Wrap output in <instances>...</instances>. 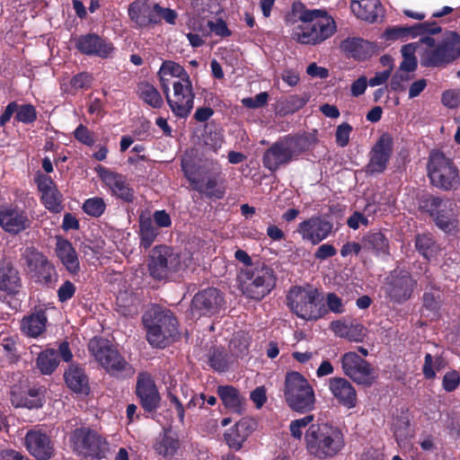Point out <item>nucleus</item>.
Listing matches in <instances>:
<instances>
[{
    "instance_id": "9b49d317",
    "label": "nucleus",
    "mask_w": 460,
    "mask_h": 460,
    "mask_svg": "<svg viewBox=\"0 0 460 460\" xmlns=\"http://www.w3.org/2000/svg\"><path fill=\"white\" fill-rule=\"evenodd\" d=\"M341 365L343 374L358 385L371 386L378 377L376 369L354 351L344 353Z\"/></svg>"
},
{
    "instance_id": "f3484780",
    "label": "nucleus",
    "mask_w": 460,
    "mask_h": 460,
    "mask_svg": "<svg viewBox=\"0 0 460 460\" xmlns=\"http://www.w3.org/2000/svg\"><path fill=\"white\" fill-rule=\"evenodd\" d=\"M22 258L31 277L37 281L46 284L52 281L55 268L42 253L33 248H26Z\"/></svg>"
},
{
    "instance_id": "6e6d98bb",
    "label": "nucleus",
    "mask_w": 460,
    "mask_h": 460,
    "mask_svg": "<svg viewBox=\"0 0 460 460\" xmlns=\"http://www.w3.org/2000/svg\"><path fill=\"white\" fill-rule=\"evenodd\" d=\"M352 132V127L347 123H341L336 128L335 139L336 143L339 146L344 147L349 142V136Z\"/></svg>"
},
{
    "instance_id": "8fccbe9b",
    "label": "nucleus",
    "mask_w": 460,
    "mask_h": 460,
    "mask_svg": "<svg viewBox=\"0 0 460 460\" xmlns=\"http://www.w3.org/2000/svg\"><path fill=\"white\" fill-rule=\"evenodd\" d=\"M41 199L45 208L51 212L59 213L63 209L62 196L57 189L41 194Z\"/></svg>"
},
{
    "instance_id": "f704fd0d",
    "label": "nucleus",
    "mask_w": 460,
    "mask_h": 460,
    "mask_svg": "<svg viewBox=\"0 0 460 460\" xmlns=\"http://www.w3.org/2000/svg\"><path fill=\"white\" fill-rule=\"evenodd\" d=\"M143 323L146 328L147 341L154 347H165L169 343L170 339L175 335L172 333V323H170V322L168 323L165 330L161 329L158 325L150 323L149 320H143Z\"/></svg>"
},
{
    "instance_id": "9d476101",
    "label": "nucleus",
    "mask_w": 460,
    "mask_h": 460,
    "mask_svg": "<svg viewBox=\"0 0 460 460\" xmlns=\"http://www.w3.org/2000/svg\"><path fill=\"white\" fill-rule=\"evenodd\" d=\"M88 349L94 360L111 375L130 370L128 362L109 340L94 337L89 341Z\"/></svg>"
},
{
    "instance_id": "4d7b16f0",
    "label": "nucleus",
    "mask_w": 460,
    "mask_h": 460,
    "mask_svg": "<svg viewBox=\"0 0 460 460\" xmlns=\"http://www.w3.org/2000/svg\"><path fill=\"white\" fill-rule=\"evenodd\" d=\"M76 140L85 146H93L95 142L94 135L85 126L80 124L74 131Z\"/></svg>"
},
{
    "instance_id": "13d9d810",
    "label": "nucleus",
    "mask_w": 460,
    "mask_h": 460,
    "mask_svg": "<svg viewBox=\"0 0 460 460\" xmlns=\"http://www.w3.org/2000/svg\"><path fill=\"white\" fill-rule=\"evenodd\" d=\"M177 448L176 441L168 438H164L159 443L155 445V450L159 455L164 456H172Z\"/></svg>"
},
{
    "instance_id": "a19ab883",
    "label": "nucleus",
    "mask_w": 460,
    "mask_h": 460,
    "mask_svg": "<svg viewBox=\"0 0 460 460\" xmlns=\"http://www.w3.org/2000/svg\"><path fill=\"white\" fill-rule=\"evenodd\" d=\"M137 95L147 105L155 109L163 106L164 101L158 90L148 82H140L137 84Z\"/></svg>"
},
{
    "instance_id": "a18cd8bd",
    "label": "nucleus",
    "mask_w": 460,
    "mask_h": 460,
    "mask_svg": "<svg viewBox=\"0 0 460 460\" xmlns=\"http://www.w3.org/2000/svg\"><path fill=\"white\" fill-rule=\"evenodd\" d=\"M440 45L450 62L460 56V36L456 32H447Z\"/></svg>"
},
{
    "instance_id": "de8ad7c7",
    "label": "nucleus",
    "mask_w": 460,
    "mask_h": 460,
    "mask_svg": "<svg viewBox=\"0 0 460 460\" xmlns=\"http://www.w3.org/2000/svg\"><path fill=\"white\" fill-rule=\"evenodd\" d=\"M445 367V361L440 357L433 358L430 354H426L424 364L422 367V373L427 379H433L437 372Z\"/></svg>"
},
{
    "instance_id": "f03ea898",
    "label": "nucleus",
    "mask_w": 460,
    "mask_h": 460,
    "mask_svg": "<svg viewBox=\"0 0 460 460\" xmlns=\"http://www.w3.org/2000/svg\"><path fill=\"white\" fill-rule=\"evenodd\" d=\"M307 452L319 458L326 459L337 456L345 447L342 430L329 422L311 424L305 434Z\"/></svg>"
},
{
    "instance_id": "e433bc0d",
    "label": "nucleus",
    "mask_w": 460,
    "mask_h": 460,
    "mask_svg": "<svg viewBox=\"0 0 460 460\" xmlns=\"http://www.w3.org/2000/svg\"><path fill=\"white\" fill-rule=\"evenodd\" d=\"M21 286L19 273L10 263H4L0 267V289L8 293L18 292Z\"/></svg>"
},
{
    "instance_id": "0e129e2a",
    "label": "nucleus",
    "mask_w": 460,
    "mask_h": 460,
    "mask_svg": "<svg viewBox=\"0 0 460 460\" xmlns=\"http://www.w3.org/2000/svg\"><path fill=\"white\" fill-rule=\"evenodd\" d=\"M460 383V376L456 371L447 372L443 377V388L447 392L455 391Z\"/></svg>"
},
{
    "instance_id": "4468645a",
    "label": "nucleus",
    "mask_w": 460,
    "mask_h": 460,
    "mask_svg": "<svg viewBox=\"0 0 460 460\" xmlns=\"http://www.w3.org/2000/svg\"><path fill=\"white\" fill-rule=\"evenodd\" d=\"M173 94H166L167 102L172 111L178 117H187L193 108L194 93L190 78L175 81L172 84Z\"/></svg>"
},
{
    "instance_id": "7c9ffc66",
    "label": "nucleus",
    "mask_w": 460,
    "mask_h": 460,
    "mask_svg": "<svg viewBox=\"0 0 460 460\" xmlns=\"http://www.w3.org/2000/svg\"><path fill=\"white\" fill-rule=\"evenodd\" d=\"M56 253L66 270L71 274H77L80 270V262L77 253L72 243L66 239L58 237Z\"/></svg>"
},
{
    "instance_id": "4c0bfd02",
    "label": "nucleus",
    "mask_w": 460,
    "mask_h": 460,
    "mask_svg": "<svg viewBox=\"0 0 460 460\" xmlns=\"http://www.w3.org/2000/svg\"><path fill=\"white\" fill-rule=\"evenodd\" d=\"M65 381L68 387L75 393H87L88 379L84 370L77 365H70L64 374Z\"/></svg>"
},
{
    "instance_id": "ea45409f",
    "label": "nucleus",
    "mask_w": 460,
    "mask_h": 460,
    "mask_svg": "<svg viewBox=\"0 0 460 460\" xmlns=\"http://www.w3.org/2000/svg\"><path fill=\"white\" fill-rule=\"evenodd\" d=\"M217 394L224 405L233 412L241 413L243 409V398L233 386L225 385L217 388Z\"/></svg>"
},
{
    "instance_id": "ddd939ff",
    "label": "nucleus",
    "mask_w": 460,
    "mask_h": 460,
    "mask_svg": "<svg viewBox=\"0 0 460 460\" xmlns=\"http://www.w3.org/2000/svg\"><path fill=\"white\" fill-rule=\"evenodd\" d=\"M424 207L432 217H435L436 225L445 232H452L457 226L458 208L456 202L442 200L437 197H430L425 200Z\"/></svg>"
},
{
    "instance_id": "aec40b11",
    "label": "nucleus",
    "mask_w": 460,
    "mask_h": 460,
    "mask_svg": "<svg viewBox=\"0 0 460 460\" xmlns=\"http://www.w3.org/2000/svg\"><path fill=\"white\" fill-rule=\"evenodd\" d=\"M97 172L101 180L109 188L113 196L126 202L133 201L134 191L122 175L102 166H99Z\"/></svg>"
},
{
    "instance_id": "2f4dec72",
    "label": "nucleus",
    "mask_w": 460,
    "mask_h": 460,
    "mask_svg": "<svg viewBox=\"0 0 460 460\" xmlns=\"http://www.w3.org/2000/svg\"><path fill=\"white\" fill-rule=\"evenodd\" d=\"M157 75L160 79L162 89L165 94L170 91V83L172 78H176L177 81H182L190 78L188 72L183 68V66L172 60L164 61Z\"/></svg>"
},
{
    "instance_id": "1a4fd4ad",
    "label": "nucleus",
    "mask_w": 460,
    "mask_h": 460,
    "mask_svg": "<svg viewBox=\"0 0 460 460\" xmlns=\"http://www.w3.org/2000/svg\"><path fill=\"white\" fill-rule=\"evenodd\" d=\"M428 175L431 183L445 190L460 185L459 171L454 162L438 150H432L428 163Z\"/></svg>"
},
{
    "instance_id": "f257e3e1",
    "label": "nucleus",
    "mask_w": 460,
    "mask_h": 460,
    "mask_svg": "<svg viewBox=\"0 0 460 460\" xmlns=\"http://www.w3.org/2000/svg\"><path fill=\"white\" fill-rule=\"evenodd\" d=\"M299 20L301 23L293 28L291 37L300 44H320L336 31L334 19L323 9L305 10Z\"/></svg>"
},
{
    "instance_id": "e2e57ef3",
    "label": "nucleus",
    "mask_w": 460,
    "mask_h": 460,
    "mask_svg": "<svg viewBox=\"0 0 460 460\" xmlns=\"http://www.w3.org/2000/svg\"><path fill=\"white\" fill-rule=\"evenodd\" d=\"M208 26L210 31L217 36L228 37L231 34V31L226 26V23L221 19H217L216 21H209L208 22Z\"/></svg>"
},
{
    "instance_id": "20e7f679",
    "label": "nucleus",
    "mask_w": 460,
    "mask_h": 460,
    "mask_svg": "<svg viewBox=\"0 0 460 460\" xmlns=\"http://www.w3.org/2000/svg\"><path fill=\"white\" fill-rule=\"evenodd\" d=\"M314 142L313 136L286 137L272 145L263 155V164L270 171H276L296 159Z\"/></svg>"
},
{
    "instance_id": "6e6552de",
    "label": "nucleus",
    "mask_w": 460,
    "mask_h": 460,
    "mask_svg": "<svg viewBox=\"0 0 460 460\" xmlns=\"http://www.w3.org/2000/svg\"><path fill=\"white\" fill-rule=\"evenodd\" d=\"M284 396L288 406L296 411H311L315 403V395L312 385L298 372L287 374Z\"/></svg>"
},
{
    "instance_id": "5fc2aeb1",
    "label": "nucleus",
    "mask_w": 460,
    "mask_h": 460,
    "mask_svg": "<svg viewBox=\"0 0 460 460\" xmlns=\"http://www.w3.org/2000/svg\"><path fill=\"white\" fill-rule=\"evenodd\" d=\"M442 104L448 109H456L460 105V90L450 89L443 92Z\"/></svg>"
},
{
    "instance_id": "c85d7f7f",
    "label": "nucleus",
    "mask_w": 460,
    "mask_h": 460,
    "mask_svg": "<svg viewBox=\"0 0 460 460\" xmlns=\"http://www.w3.org/2000/svg\"><path fill=\"white\" fill-rule=\"evenodd\" d=\"M128 15L137 27L142 28L151 24H156L155 4L151 5L146 1L137 0L128 6Z\"/></svg>"
},
{
    "instance_id": "58836bf2",
    "label": "nucleus",
    "mask_w": 460,
    "mask_h": 460,
    "mask_svg": "<svg viewBox=\"0 0 460 460\" xmlns=\"http://www.w3.org/2000/svg\"><path fill=\"white\" fill-rule=\"evenodd\" d=\"M143 320H149L150 323L158 325L161 329L165 330L168 323H172V333H177V321L169 310L162 309L158 306H154L148 310L143 316Z\"/></svg>"
},
{
    "instance_id": "338daca9",
    "label": "nucleus",
    "mask_w": 460,
    "mask_h": 460,
    "mask_svg": "<svg viewBox=\"0 0 460 460\" xmlns=\"http://www.w3.org/2000/svg\"><path fill=\"white\" fill-rule=\"evenodd\" d=\"M75 292V285L69 281H65L58 290V296L60 302H66L69 300Z\"/></svg>"
},
{
    "instance_id": "bb28decb",
    "label": "nucleus",
    "mask_w": 460,
    "mask_h": 460,
    "mask_svg": "<svg viewBox=\"0 0 460 460\" xmlns=\"http://www.w3.org/2000/svg\"><path fill=\"white\" fill-rule=\"evenodd\" d=\"M256 422L251 418H243L225 433V439L229 447L239 450L248 436L254 430Z\"/></svg>"
},
{
    "instance_id": "603ef678",
    "label": "nucleus",
    "mask_w": 460,
    "mask_h": 460,
    "mask_svg": "<svg viewBox=\"0 0 460 460\" xmlns=\"http://www.w3.org/2000/svg\"><path fill=\"white\" fill-rule=\"evenodd\" d=\"M105 207V202L102 198L94 197L84 201L83 209L87 215L97 217L102 215Z\"/></svg>"
},
{
    "instance_id": "393cba45",
    "label": "nucleus",
    "mask_w": 460,
    "mask_h": 460,
    "mask_svg": "<svg viewBox=\"0 0 460 460\" xmlns=\"http://www.w3.org/2000/svg\"><path fill=\"white\" fill-rule=\"evenodd\" d=\"M77 49L85 55H94L100 58H109L114 48L94 34H88L80 37L75 43Z\"/></svg>"
},
{
    "instance_id": "680f3d73",
    "label": "nucleus",
    "mask_w": 460,
    "mask_h": 460,
    "mask_svg": "<svg viewBox=\"0 0 460 460\" xmlns=\"http://www.w3.org/2000/svg\"><path fill=\"white\" fill-rule=\"evenodd\" d=\"M268 93L262 92L255 95L254 97L244 98L242 100V103L250 109H257L264 106L268 102Z\"/></svg>"
},
{
    "instance_id": "69168bd1",
    "label": "nucleus",
    "mask_w": 460,
    "mask_h": 460,
    "mask_svg": "<svg viewBox=\"0 0 460 460\" xmlns=\"http://www.w3.org/2000/svg\"><path fill=\"white\" fill-rule=\"evenodd\" d=\"M428 80L425 78H419L413 81L407 86L409 99L418 97L427 87Z\"/></svg>"
},
{
    "instance_id": "cd10ccee",
    "label": "nucleus",
    "mask_w": 460,
    "mask_h": 460,
    "mask_svg": "<svg viewBox=\"0 0 460 460\" xmlns=\"http://www.w3.org/2000/svg\"><path fill=\"white\" fill-rule=\"evenodd\" d=\"M420 44L425 45L427 49H423L420 54V64L423 66H442L448 63L450 60L443 50L441 45L435 47V40L430 37H424L420 39Z\"/></svg>"
},
{
    "instance_id": "dca6fc26",
    "label": "nucleus",
    "mask_w": 460,
    "mask_h": 460,
    "mask_svg": "<svg viewBox=\"0 0 460 460\" xmlns=\"http://www.w3.org/2000/svg\"><path fill=\"white\" fill-rule=\"evenodd\" d=\"M416 282L407 272L393 271L384 286L385 293L395 303H402L409 299Z\"/></svg>"
},
{
    "instance_id": "c03bdc74",
    "label": "nucleus",
    "mask_w": 460,
    "mask_h": 460,
    "mask_svg": "<svg viewBox=\"0 0 460 460\" xmlns=\"http://www.w3.org/2000/svg\"><path fill=\"white\" fill-rule=\"evenodd\" d=\"M420 47L419 43H410L402 47L401 53L402 61L399 66V69L415 72L418 67V61L415 53Z\"/></svg>"
},
{
    "instance_id": "864d4df0",
    "label": "nucleus",
    "mask_w": 460,
    "mask_h": 460,
    "mask_svg": "<svg viewBox=\"0 0 460 460\" xmlns=\"http://www.w3.org/2000/svg\"><path fill=\"white\" fill-rule=\"evenodd\" d=\"M37 118V112L33 105L31 104H17V111L15 119L22 123L30 124L32 123Z\"/></svg>"
},
{
    "instance_id": "a211bd4d",
    "label": "nucleus",
    "mask_w": 460,
    "mask_h": 460,
    "mask_svg": "<svg viewBox=\"0 0 460 460\" xmlns=\"http://www.w3.org/2000/svg\"><path fill=\"white\" fill-rule=\"evenodd\" d=\"M394 140L390 134L384 133L380 136L370 152L367 164V172L379 173L385 170L393 153Z\"/></svg>"
},
{
    "instance_id": "bf43d9fd",
    "label": "nucleus",
    "mask_w": 460,
    "mask_h": 460,
    "mask_svg": "<svg viewBox=\"0 0 460 460\" xmlns=\"http://www.w3.org/2000/svg\"><path fill=\"white\" fill-rule=\"evenodd\" d=\"M155 20L156 24L161 22L162 19H164L167 23L169 24H174L177 19V13L175 11L170 9V8H164L160 6L159 4H155Z\"/></svg>"
},
{
    "instance_id": "052dcab7",
    "label": "nucleus",
    "mask_w": 460,
    "mask_h": 460,
    "mask_svg": "<svg viewBox=\"0 0 460 460\" xmlns=\"http://www.w3.org/2000/svg\"><path fill=\"white\" fill-rule=\"evenodd\" d=\"M92 83V76L88 73L83 72L75 75L71 81L70 85L74 90L86 89L90 87Z\"/></svg>"
},
{
    "instance_id": "09e8293b",
    "label": "nucleus",
    "mask_w": 460,
    "mask_h": 460,
    "mask_svg": "<svg viewBox=\"0 0 460 460\" xmlns=\"http://www.w3.org/2000/svg\"><path fill=\"white\" fill-rule=\"evenodd\" d=\"M414 78V72L397 69L390 81V86L393 91L403 92L407 89L410 81Z\"/></svg>"
},
{
    "instance_id": "72a5a7b5",
    "label": "nucleus",
    "mask_w": 460,
    "mask_h": 460,
    "mask_svg": "<svg viewBox=\"0 0 460 460\" xmlns=\"http://www.w3.org/2000/svg\"><path fill=\"white\" fill-rule=\"evenodd\" d=\"M331 328L335 335L349 340V341L360 342L366 336V329L359 323H346L345 322H332Z\"/></svg>"
},
{
    "instance_id": "0eeeda50",
    "label": "nucleus",
    "mask_w": 460,
    "mask_h": 460,
    "mask_svg": "<svg viewBox=\"0 0 460 460\" xmlns=\"http://www.w3.org/2000/svg\"><path fill=\"white\" fill-rule=\"evenodd\" d=\"M240 288L248 298L261 300L276 286L274 270L265 264H257L241 272Z\"/></svg>"
},
{
    "instance_id": "a878e982",
    "label": "nucleus",
    "mask_w": 460,
    "mask_h": 460,
    "mask_svg": "<svg viewBox=\"0 0 460 460\" xmlns=\"http://www.w3.org/2000/svg\"><path fill=\"white\" fill-rule=\"evenodd\" d=\"M11 402L15 407L40 408L44 402L43 390L37 387H30L26 390L13 387L11 392Z\"/></svg>"
},
{
    "instance_id": "5701e85b",
    "label": "nucleus",
    "mask_w": 460,
    "mask_h": 460,
    "mask_svg": "<svg viewBox=\"0 0 460 460\" xmlns=\"http://www.w3.org/2000/svg\"><path fill=\"white\" fill-rule=\"evenodd\" d=\"M328 388L340 404L347 409L357 406V391L349 381L344 377H332L328 380Z\"/></svg>"
},
{
    "instance_id": "4be33fe9",
    "label": "nucleus",
    "mask_w": 460,
    "mask_h": 460,
    "mask_svg": "<svg viewBox=\"0 0 460 460\" xmlns=\"http://www.w3.org/2000/svg\"><path fill=\"white\" fill-rule=\"evenodd\" d=\"M25 447L37 460H49L54 455V446L50 438L38 429H31L27 432Z\"/></svg>"
},
{
    "instance_id": "423d86ee",
    "label": "nucleus",
    "mask_w": 460,
    "mask_h": 460,
    "mask_svg": "<svg viewBox=\"0 0 460 460\" xmlns=\"http://www.w3.org/2000/svg\"><path fill=\"white\" fill-rule=\"evenodd\" d=\"M318 290L313 287H293L287 295L290 310L306 321H316L327 313L319 298Z\"/></svg>"
},
{
    "instance_id": "37998d69",
    "label": "nucleus",
    "mask_w": 460,
    "mask_h": 460,
    "mask_svg": "<svg viewBox=\"0 0 460 460\" xmlns=\"http://www.w3.org/2000/svg\"><path fill=\"white\" fill-rule=\"evenodd\" d=\"M36 364L41 374L50 375L59 364L58 351L55 349L41 351L37 358Z\"/></svg>"
},
{
    "instance_id": "6ab92c4d",
    "label": "nucleus",
    "mask_w": 460,
    "mask_h": 460,
    "mask_svg": "<svg viewBox=\"0 0 460 460\" xmlns=\"http://www.w3.org/2000/svg\"><path fill=\"white\" fill-rule=\"evenodd\" d=\"M223 305V297L217 288H208L199 292L192 300L193 315H211L218 312Z\"/></svg>"
},
{
    "instance_id": "3c124183",
    "label": "nucleus",
    "mask_w": 460,
    "mask_h": 460,
    "mask_svg": "<svg viewBox=\"0 0 460 460\" xmlns=\"http://www.w3.org/2000/svg\"><path fill=\"white\" fill-rule=\"evenodd\" d=\"M417 250L427 259L434 255L437 247L430 234H420L416 237Z\"/></svg>"
},
{
    "instance_id": "473e14b6",
    "label": "nucleus",
    "mask_w": 460,
    "mask_h": 460,
    "mask_svg": "<svg viewBox=\"0 0 460 460\" xmlns=\"http://www.w3.org/2000/svg\"><path fill=\"white\" fill-rule=\"evenodd\" d=\"M47 316L44 311H36L27 316H24L21 322V330L23 334L37 338L41 335L47 325Z\"/></svg>"
},
{
    "instance_id": "c756f323",
    "label": "nucleus",
    "mask_w": 460,
    "mask_h": 460,
    "mask_svg": "<svg viewBox=\"0 0 460 460\" xmlns=\"http://www.w3.org/2000/svg\"><path fill=\"white\" fill-rule=\"evenodd\" d=\"M350 9L358 19L368 22H377L385 15L384 8L379 0L352 1Z\"/></svg>"
},
{
    "instance_id": "f8f14e48",
    "label": "nucleus",
    "mask_w": 460,
    "mask_h": 460,
    "mask_svg": "<svg viewBox=\"0 0 460 460\" xmlns=\"http://www.w3.org/2000/svg\"><path fill=\"white\" fill-rule=\"evenodd\" d=\"M74 450L89 458L101 459L108 451L106 441L96 432L87 429H76L72 436Z\"/></svg>"
},
{
    "instance_id": "39448f33",
    "label": "nucleus",
    "mask_w": 460,
    "mask_h": 460,
    "mask_svg": "<svg viewBox=\"0 0 460 460\" xmlns=\"http://www.w3.org/2000/svg\"><path fill=\"white\" fill-rule=\"evenodd\" d=\"M192 259L188 252H174L165 245L155 246L150 254L148 270L150 275L156 279H164L181 270L191 267Z\"/></svg>"
},
{
    "instance_id": "49530a36",
    "label": "nucleus",
    "mask_w": 460,
    "mask_h": 460,
    "mask_svg": "<svg viewBox=\"0 0 460 460\" xmlns=\"http://www.w3.org/2000/svg\"><path fill=\"white\" fill-rule=\"evenodd\" d=\"M314 419V415L308 414L300 419L291 420L289 424L291 437L297 440H301L303 437L305 438V431L313 424Z\"/></svg>"
},
{
    "instance_id": "774afa93",
    "label": "nucleus",
    "mask_w": 460,
    "mask_h": 460,
    "mask_svg": "<svg viewBox=\"0 0 460 460\" xmlns=\"http://www.w3.org/2000/svg\"><path fill=\"white\" fill-rule=\"evenodd\" d=\"M337 250L332 244L323 243L316 249L314 252V258L320 261H323L334 256Z\"/></svg>"
},
{
    "instance_id": "412c9836",
    "label": "nucleus",
    "mask_w": 460,
    "mask_h": 460,
    "mask_svg": "<svg viewBox=\"0 0 460 460\" xmlns=\"http://www.w3.org/2000/svg\"><path fill=\"white\" fill-rule=\"evenodd\" d=\"M136 393L140 400L142 407L152 411L157 408L160 402V394L152 376L147 373H140L137 376Z\"/></svg>"
},
{
    "instance_id": "7ed1b4c3",
    "label": "nucleus",
    "mask_w": 460,
    "mask_h": 460,
    "mask_svg": "<svg viewBox=\"0 0 460 460\" xmlns=\"http://www.w3.org/2000/svg\"><path fill=\"white\" fill-rule=\"evenodd\" d=\"M181 168L195 190L208 197L223 198L225 191L217 187L221 173L217 163L206 162L197 165L190 157H184L181 161Z\"/></svg>"
},
{
    "instance_id": "2eb2a0df",
    "label": "nucleus",
    "mask_w": 460,
    "mask_h": 460,
    "mask_svg": "<svg viewBox=\"0 0 460 460\" xmlns=\"http://www.w3.org/2000/svg\"><path fill=\"white\" fill-rule=\"evenodd\" d=\"M333 225L323 217L313 216L297 226L296 232L301 235L303 241L314 245L328 238L332 233Z\"/></svg>"
},
{
    "instance_id": "c9c22d12",
    "label": "nucleus",
    "mask_w": 460,
    "mask_h": 460,
    "mask_svg": "<svg viewBox=\"0 0 460 460\" xmlns=\"http://www.w3.org/2000/svg\"><path fill=\"white\" fill-rule=\"evenodd\" d=\"M363 249L373 252L376 256L389 255V243L385 236L380 232L369 233L362 237Z\"/></svg>"
},
{
    "instance_id": "b1692460",
    "label": "nucleus",
    "mask_w": 460,
    "mask_h": 460,
    "mask_svg": "<svg viewBox=\"0 0 460 460\" xmlns=\"http://www.w3.org/2000/svg\"><path fill=\"white\" fill-rule=\"evenodd\" d=\"M26 213L16 207L0 208V226L11 234H18L29 226Z\"/></svg>"
},
{
    "instance_id": "79ce46f5",
    "label": "nucleus",
    "mask_w": 460,
    "mask_h": 460,
    "mask_svg": "<svg viewBox=\"0 0 460 460\" xmlns=\"http://www.w3.org/2000/svg\"><path fill=\"white\" fill-rule=\"evenodd\" d=\"M157 235L158 230L154 226L151 217L141 216L139 218L140 247L148 249L155 241Z\"/></svg>"
}]
</instances>
